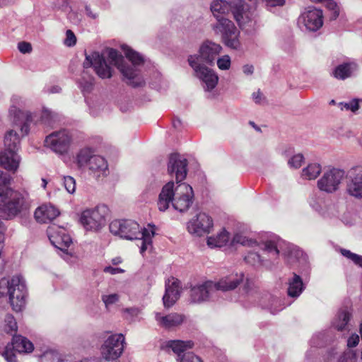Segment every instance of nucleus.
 Listing matches in <instances>:
<instances>
[{
	"label": "nucleus",
	"mask_w": 362,
	"mask_h": 362,
	"mask_svg": "<svg viewBox=\"0 0 362 362\" xmlns=\"http://www.w3.org/2000/svg\"><path fill=\"white\" fill-rule=\"evenodd\" d=\"M122 48L126 57L131 62L132 64L125 62L117 50L107 48L102 54L98 52H94L91 54L86 53V59L83 62L84 68L93 66L100 78L103 79L111 78L112 69L105 60V57L106 56L109 63L117 66L119 70L127 83L134 88L143 86L144 81L140 75L139 66L143 64L144 57L127 45H123Z\"/></svg>",
	"instance_id": "1"
},
{
	"label": "nucleus",
	"mask_w": 362,
	"mask_h": 362,
	"mask_svg": "<svg viewBox=\"0 0 362 362\" xmlns=\"http://www.w3.org/2000/svg\"><path fill=\"white\" fill-rule=\"evenodd\" d=\"M187 160L178 153H172L169 156L168 172L175 174L177 185L173 181L166 183L162 188L157 202L160 211H165L171 204L173 209L180 213L187 211L194 200L192 187L183 181L187 173Z\"/></svg>",
	"instance_id": "2"
},
{
	"label": "nucleus",
	"mask_w": 362,
	"mask_h": 362,
	"mask_svg": "<svg viewBox=\"0 0 362 362\" xmlns=\"http://www.w3.org/2000/svg\"><path fill=\"white\" fill-rule=\"evenodd\" d=\"M110 231L127 240H139L141 242L140 252L144 254L151 246L152 238L155 235L154 226L150 224L147 228H141L132 220H114L109 226Z\"/></svg>",
	"instance_id": "3"
},
{
	"label": "nucleus",
	"mask_w": 362,
	"mask_h": 362,
	"mask_svg": "<svg viewBox=\"0 0 362 362\" xmlns=\"http://www.w3.org/2000/svg\"><path fill=\"white\" fill-rule=\"evenodd\" d=\"M245 1L234 0L230 2L228 0H213L210 8L216 18H220L223 17L222 15L231 12L239 26L242 27L251 22L254 18V11Z\"/></svg>",
	"instance_id": "4"
},
{
	"label": "nucleus",
	"mask_w": 362,
	"mask_h": 362,
	"mask_svg": "<svg viewBox=\"0 0 362 362\" xmlns=\"http://www.w3.org/2000/svg\"><path fill=\"white\" fill-rule=\"evenodd\" d=\"M11 177L0 171V201L1 216L5 219L15 217L21 210L24 203L23 196L10 187Z\"/></svg>",
	"instance_id": "5"
},
{
	"label": "nucleus",
	"mask_w": 362,
	"mask_h": 362,
	"mask_svg": "<svg viewBox=\"0 0 362 362\" xmlns=\"http://www.w3.org/2000/svg\"><path fill=\"white\" fill-rule=\"evenodd\" d=\"M27 289L25 279L21 275L13 276L11 279L0 280V298L8 297L13 310L21 311L25 305Z\"/></svg>",
	"instance_id": "6"
},
{
	"label": "nucleus",
	"mask_w": 362,
	"mask_h": 362,
	"mask_svg": "<svg viewBox=\"0 0 362 362\" xmlns=\"http://www.w3.org/2000/svg\"><path fill=\"white\" fill-rule=\"evenodd\" d=\"M261 248L271 259H276L281 254L289 264H293L303 256V252L298 247L278 237L264 242Z\"/></svg>",
	"instance_id": "7"
},
{
	"label": "nucleus",
	"mask_w": 362,
	"mask_h": 362,
	"mask_svg": "<svg viewBox=\"0 0 362 362\" xmlns=\"http://www.w3.org/2000/svg\"><path fill=\"white\" fill-rule=\"evenodd\" d=\"M12 105L8 111V116L11 120L13 126L19 129L21 136L28 135L30 132V126L35 124L36 115L29 111L21 110L18 105L23 103L22 98L17 95H13L11 99Z\"/></svg>",
	"instance_id": "8"
},
{
	"label": "nucleus",
	"mask_w": 362,
	"mask_h": 362,
	"mask_svg": "<svg viewBox=\"0 0 362 362\" xmlns=\"http://www.w3.org/2000/svg\"><path fill=\"white\" fill-rule=\"evenodd\" d=\"M109 209L105 205H98L95 208L83 211L80 223L86 230L98 231L106 224Z\"/></svg>",
	"instance_id": "9"
},
{
	"label": "nucleus",
	"mask_w": 362,
	"mask_h": 362,
	"mask_svg": "<svg viewBox=\"0 0 362 362\" xmlns=\"http://www.w3.org/2000/svg\"><path fill=\"white\" fill-rule=\"evenodd\" d=\"M211 28L216 35L221 36L227 47L234 49L240 48L239 31L231 21L225 17L216 18V22L211 25Z\"/></svg>",
	"instance_id": "10"
},
{
	"label": "nucleus",
	"mask_w": 362,
	"mask_h": 362,
	"mask_svg": "<svg viewBox=\"0 0 362 362\" xmlns=\"http://www.w3.org/2000/svg\"><path fill=\"white\" fill-rule=\"evenodd\" d=\"M198 59L197 57L189 56L187 61L194 71V75L201 81L203 88L210 91L218 84V76L214 70L204 64L199 63Z\"/></svg>",
	"instance_id": "11"
},
{
	"label": "nucleus",
	"mask_w": 362,
	"mask_h": 362,
	"mask_svg": "<svg viewBox=\"0 0 362 362\" xmlns=\"http://www.w3.org/2000/svg\"><path fill=\"white\" fill-rule=\"evenodd\" d=\"M124 337L122 334L110 335L100 348L102 357L106 361L119 358L124 350Z\"/></svg>",
	"instance_id": "12"
},
{
	"label": "nucleus",
	"mask_w": 362,
	"mask_h": 362,
	"mask_svg": "<svg viewBox=\"0 0 362 362\" xmlns=\"http://www.w3.org/2000/svg\"><path fill=\"white\" fill-rule=\"evenodd\" d=\"M71 136L66 129L56 131L46 136L45 146L58 154H64L69 150Z\"/></svg>",
	"instance_id": "13"
},
{
	"label": "nucleus",
	"mask_w": 362,
	"mask_h": 362,
	"mask_svg": "<svg viewBox=\"0 0 362 362\" xmlns=\"http://www.w3.org/2000/svg\"><path fill=\"white\" fill-rule=\"evenodd\" d=\"M193 346L192 341L171 340L167 343V346L177 355V362H203L200 357L188 351Z\"/></svg>",
	"instance_id": "14"
},
{
	"label": "nucleus",
	"mask_w": 362,
	"mask_h": 362,
	"mask_svg": "<svg viewBox=\"0 0 362 362\" xmlns=\"http://www.w3.org/2000/svg\"><path fill=\"white\" fill-rule=\"evenodd\" d=\"M34 349L33 343L27 338L16 335L13 337L11 344H7L3 356L7 362H17L16 355L13 351L21 353H31Z\"/></svg>",
	"instance_id": "15"
},
{
	"label": "nucleus",
	"mask_w": 362,
	"mask_h": 362,
	"mask_svg": "<svg viewBox=\"0 0 362 362\" xmlns=\"http://www.w3.org/2000/svg\"><path fill=\"white\" fill-rule=\"evenodd\" d=\"M344 177V171L337 168H332L325 171L317 181L318 188L327 193L337 191Z\"/></svg>",
	"instance_id": "16"
},
{
	"label": "nucleus",
	"mask_w": 362,
	"mask_h": 362,
	"mask_svg": "<svg viewBox=\"0 0 362 362\" xmlns=\"http://www.w3.org/2000/svg\"><path fill=\"white\" fill-rule=\"evenodd\" d=\"M213 227V220L208 214L200 212L193 216L187 223V230L195 236L209 233Z\"/></svg>",
	"instance_id": "17"
},
{
	"label": "nucleus",
	"mask_w": 362,
	"mask_h": 362,
	"mask_svg": "<svg viewBox=\"0 0 362 362\" xmlns=\"http://www.w3.org/2000/svg\"><path fill=\"white\" fill-rule=\"evenodd\" d=\"M47 235L51 243L65 254H69L68 248L72 243L69 234L64 228L52 226L48 228Z\"/></svg>",
	"instance_id": "18"
},
{
	"label": "nucleus",
	"mask_w": 362,
	"mask_h": 362,
	"mask_svg": "<svg viewBox=\"0 0 362 362\" xmlns=\"http://www.w3.org/2000/svg\"><path fill=\"white\" fill-rule=\"evenodd\" d=\"M222 47L214 42L206 40L199 47L198 54L192 56L199 58V63L206 64L210 66L214 64L216 57L221 53Z\"/></svg>",
	"instance_id": "19"
},
{
	"label": "nucleus",
	"mask_w": 362,
	"mask_h": 362,
	"mask_svg": "<svg viewBox=\"0 0 362 362\" xmlns=\"http://www.w3.org/2000/svg\"><path fill=\"white\" fill-rule=\"evenodd\" d=\"M214 285L212 281L194 286L190 290L189 300L192 303H202L214 300Z\"/></svg>",
	"instance_id": "20"
},
{
	"label": "nucleus",
	"mask_w": 362,
	"mask_h": 362,
	"mask_svg": "<svg viewBox=\"0 0 362 362\" xmlns=\"http://www.w3.org/2000/svg\"><path fill=\"white\" fill-rule=\"evenodd\" d=\"M346 191L356 198H362V165L351 168L347 173Z\"/></svg>",
	"instance_id": "21"
},
{
	"label": "nucleus",
	"mask_w": 362,
	"mask_h": 362,
	"mask_svg": "<svg viewBox=\"0 0 362 362\" xmlns=\"http://www.w3.org/2000/svg\"><path fill=\"white\" fill-rule=\"evenodd\" d=\"M322 11L313 7L308 8L300 16L299 22L310 31H316L322 26Z\"/></svg>",
	"instance_id": "22"
},
{
	"label": "nucleus",
	"mask_w": 362,
	"mask_h": 362,
	"mask_svg": "<svg viewBox=\"0 0 362 362\" xmlns=\"http://www.w3.org/2000/svg\"><path fill=\"white\" fill-rule=\"evenodd\" d=\"M182 287L180 281L174 278H169L165 282V291L163 297V305L165 308H170L179 299Z\"/></svg>",
	"instance_id": "23"
},
{
	"label": "nucleus",
	"mask_w": 362,
	"mask_h": 362,
	"mask_svg": "<svg viewBox=\"0 0 362 362\" xmlns=\"http://www.w3.org/2000/svg\"><path fill=\"white\" fill-rule=\"evenodd\" d=\"M310 207L324 218H332L337 215L334 204L326 202L322 198L315 194L309 199Z\"/></svg>",
	"instance_id": "24"
},
{
	"label": "nucleus",
	"mask_w": 362,
	"mask_h": 362,
	"mask_svg": "<svg viewBox=\"0 0 362 362\" xmlns=\"http://www.w3.org/2000/svg\"><path fill=\"white\" fill-rule=\"evenodd\" d=\"M21 160L20 156L15 150L3 149L0 151V165L8 171L16 172Z\"/></svg>",
	"instance_id": "25"
},
{
	"label": "nucleus",
	"mask_w": 362,
	"mask_h": 362,
	"mask_svg": "<svg viewBox=\"0 0 362 362\" xmlns=\"http://www.w3.org/2000/svg\"><path fill=\"white\" fill-rule=\"evenodd\" d=\"M243 274H232L214 282V292L218 291H228L235 289L243 281Z\"/></svg>",
	"instance_id": "26"
},
{
	"label": "nucleus",
	"mask_w": 362,
	"mask_h": 362,
	"mask_svg": "<svg viewBox=\"0 0 362 362\" xmlns=\"http://www.w3.org/2000/svg\"><path fill=\"white\" fill-rule=\"evenodd\" d=\"M88 168L90 174L96 179L105 177L109 173L108 165L106 160L103 157L98 155H95V157L90 160Z\"/></svg>",
	"instance_id": "27"
},
{
	"label": "nucleus",
	"mask_w": 362,
	"mask_h": 362,
	"mask_svg": "<svg viewBox=\"0 0 362 362\" xmlns=\"http://www.w3.org/2000/svg\"><path fill=\"white\" fill-rule=\"evenodd\" d=\"M59 214V210L51 204H43L36 209L35 218L39 223H45L52 221Z\"/></svg>",
	"instance_id": "28"
},
{
	"label": "nucleus",
	"mask_w": 362,
	"mask_h": 362,
	"mask_svg": "<svg viewBox=\"0 0 362 362\" xmlns=\"http://www.w3.org/2000/svg\"><path fill=\"white\" fill-rule=\"evenodd\" d=\"M260 304L264 309L268 310L273 315L285 308L280 298L269 293L261 298Z\"/></svg>",
	"instance_id": "29"
},
{
	"label": "nucleus",
	"mask_w": 362,
	"mask_h": 362,
	"mask_svg": "<svg viewBox=\"0 0 362 362\" xmlns=\"http://www.w3.org/2000/svg\"><path fill=\"white\" fill-rule=\"evenodd\" d=\"M185 319V316L178 313H170L165 316H162L160 313L156 314V320L158 325L164 328L170 329L181 325Z\"/></svg>",
	"instance_id": "30"
},
{
	"label": "nucleus",
	"mask_w": 362,
	"mask_h": 362,
	"mask_svg": "<svg viewBox=\"0 0 362 362\" xmlns=\"http://www.w3.org/2000/svg\"><path fill=\"white\" fill-rule=\"evenodd\" d=\"M305 289L301 277L293 274V276L288 280L287 293L289 297L297 298Z\"/></svg>",
	"instance_id": "31"
},
{
	"label": "nucleus",
	"mask_w": 362,
	"mask_h": 362,
	"mask_svg": "<svg viewBox=\"0 0 362 362\" xmlns=\"http://www.w3.org/2000/svg\"><path fill=\"white\" fill-rule=\"evenodd\" d=\"M357 66L354 62L343 63L337 66L332 71L331 75L337 79L344 80L351 76Z\"/></svg>",
	"instance_id": "32"
},
{
	"label": "nucleus",
	"mask_w": 362,
	"mask_h": 362,
	"mask_svg": "<svg viewBox=\"0 0 362 362\" xmlns=\"http://www.w3.org/2000/svg\"><path fill=\"white\" fill-rule=\"evenodd\" d=\"M21 136L13 129L7 131L4 138V149L18 151Z\"/></svg>",
	"instance_id": "33"
},
{
	"label": "nucleus",
	"mask_w": 362,
	"mask_h": 362,
	"mask_svg": "<svg viewBox=\"0 0 362 362\" xmlns=\"http://www.w3.org/2000/svg\"><path fill=\"white\" fill-rule=\"evenodd\" d=\"M229 240V233L225 229H223L216 235L209 237L207 238V245L211 248L221 247L226 245Z\"/></svg>",
	"instance_id": "34"
},
{
	"label": "nucleus",
	"mask_w": 362,
	"mask_h": 362,
	"mask_svg": "<svg viewBox=\"0 0 362 362\" xmlns=\"http://www.w3.org/2000/svg\"><path fill=\"white\" fill-rule=\"evenodd\" d=\"M94 152L90 148H83L81 149L74 158V162L79 168L88 166L90 160L95 157Z\"/></svg>",
	"instance_id": "35"
},
{
	"label": "nucleus",
	"mask_w": 362,
	"mask_h": 362,
	"mask_svg": "<svg viewBox=\"0 0 362 362\" xmlns=\"http://www.w3.org/2000/svg\"><path fill=\"white\" fill-rule=\"evenodd\" d=\"M351 314L346 309H341L339 310L336 317H334L332 325L339 331L345 329L350 320Z\"/></svg>",
	"instance_id": "36"
},
{
	"label": "nucleus",
	"mask_w": 362,
	"mask_h": 362,
	"mask_svg": "<svg viewBox=\"0 0 362 362\" xmlns=\"http://www.w3.org/2000/svg\"><path fill=\"white\" fill-rule=\"evenodd\" d=\"M321 170L320 164L311 163L303 169L301 176L305 180H315L320 175Z\"/></svg>",
	"instance_id": "37"
},
{
	"label": "nucleus",
	"mask_w": 362,
	"mask_h": 362,
	"mask_svg": "<svg viewBox=\"0 0 362 362\" xmlns=\"http://www.w3.org/2000/svg\"><path fill=\"white\" fill-rule=\"evenodd\" d=\"M263 243H262L260 245H259L255 240H254L252 239H250L240 233H235L233 235V238L231 240V244L233 245H235V244H240L242 245L249 246V247H254L255 246H259L262 250V249L261 248V247Z\"/></svg>",
	"instance_id": "38"
},
{
	"label": "nucleus",
	"mask_w": 362,
	"mask_h": 362,
	"mask_svg": "<svg viewBox=\"0 0 362 362\" xmlns=\"http://www.w3.org/2000/svg\"><path fill=\"white\" fill-rule=\"evenodd\" d=\"M245 261L254 267L266 265L267 260L261 257L257 252H250L245 257Z\"/></svg>",
	"instance_id": "39"
},
{
	"label": "nucleus",
	"mask_w": 362,
	"mask_h": 362,
	"mask_svg": "<svg viewBox=\"0 0 362 362\" xmlns=\"http://www.w3.org/2000/svg\"><path fill=\"white\" fill-rule=\"evenodd\" d=\"M58 115L51 110L45 108L41 115V122L47 126H53L58 119Z\"/></svg>",
	"instance_id": "40"
},
{
	"label": "nucleus",
	"mask_w": 362,
	"mask_h": 362,
	"mask_svg": "<svg viewBox=\"0 0 362 362\" xmlns=\"http://www.w3.org/2000/svg\"><path fill=\"white\" fill-rule=\"evenodd\" d=\"M3 329L7 334H13L17 332L18 326L16 319L11 315H6L4 319Z\"/></svg>",
	"instance_id": "41"
},
{
	"label": "nucleus",
	"mask_w": 362,
	"mask_h": 362,
	"mask_svg": "<svg viewBox=\"0 0 362 362\" xmlns=\"http://www.w3.org/2000/svg\"><path fill=\"white\" fill-rule=\"evenodd\" d=\"M40 361L41 362H64L61 354L54 350H49L43 353Z\"/></svg>",
	"instance_id": "42"
},
{
	"label": "nucleus",
	"mask_w": 362,
	"mask_h": 362,
	"mask_svg": "<svg viewBox=\"0 0 362 362\" xmlns=\"http://www.w3.org/2000/svg\"><path fill=\"white\" fill-rule=\"evenodd\" d=\"M86 73H83V76H82L81 79L79 81V86L81 89V91L83 93H90L93 87L94 84V79L93 77L88 76L86 77Z\"/></svg>",
	"instance_id": "43"
},
{
	"label": "nucleus",
	"mask_w": 362,
	"mask_h": 362,
	"mask_svg": "<svg viewBox=\"0 0 362 362\" xmlns=\"http://www.w3.org/2000/svg\"><path fill=\"white\" fill-rule=\"evenodd\" d=\"M357 356L354 351L347 349L344 351L338 358L337 362H356Z\"/></svg>",
	"instance_id": "44"
},
{
	"label": "nucleus",
	"mask_w": 362,
	"mask_h": 362,
	"mask_svg": "<svg viewBox=\"0 0 362 362\" xmlns=\"http://www.w3.org/2000/svg\"><path fill=\"white\" fill-rule=\"evenodd\" d=\"M339 107L341 110H351L353 112L357 111L359 108L358 100L353 99L349 102H341L339 103Z\"/></svg>",
	"instance_id": "45"
},
{
	"label": "nucleus",
	"mask_w": 362,
	"mask_h": 362,
	"mask_svg": "<svg viewBox=\"0 0 362 362\" xmlns=\"http://www.w3.org/2000/svg\"><path fill=\"white\" fill-rule=\"evenodd\" d=\"M217 66L220 70L226 71L230 68L231 59L229 55L226 54L217 59Z\"/></svg>",
	"instance_id": "46"
},
{
	"label": "nucleus",
	"mask_w": 362,
	"mask_h": 362,
	"mask_svg": "<svg viewBox=\"0 0 362 362\" xmlns=\"http://www.w3.org/2000/svg\"><path fill=\"white\" fill-rule=\"evenodd\" d=\"M326 7L332 12L330 19L335 20L339 14V10L336 2L332 0H324Z\"/></svg>",
	"instance_id": "47"
},
{
	"label": "nucleus",
	"mask_w": 362,
	"mask_h": 362,
	"mask_svg": "<svg viewBox=\"0 0 362 362\" xmlns=\"http://www.w3.org/2000/svg\"><path fill=\"white\" fill-rule=\"evenodd\" d=\"M63 185L66 190L69 194H74L76 191V181L71 176H64L63 177Z\"/></svg>",
	"instance_id": "48"
},
{
	"label": "nucleus",
	"mask_w": 362,
	"mask_h": 362,
	"mask_svg": "<svg viewBox=\"0 0 362 362\" xmlns=\"http://www.w3.org/2000/svg\"><path fill=\"white\" fill-rule=\"evenodd\" d=\"M341 254L347 258L351 259L356 264L362 267V256L352 253L347 250H341Z\"/></svg>",
	"instance_id": "49"
},
{
	"label": "nucleus",
	"mask_w": 362,
	"mask_h": 362,
	"mask_svg": "<svg viewBox=\"0 0 362 362\" xmlns=\"http://www.w3.org/2000/svg\"><path fill=\"white\" fill-rule=\"evenodd\" d=\"M304 157L301 153H298L292 156L288 161L290 168H298L303 162Z\"/></svg>",
	"instance_id": "50"
},
{
	"label": "nucleus",
	"mask_w": 362,
	"mask_h": 362,
	"mask_svg": "<svg viewBox=\"0 0 362 362\" xmlns=\"http://www.w3.org/2000/svg\"><path fill=\"white\" fill-rule=\"evenodd\" d=\"M102 300L105 303L106 307H108L114 303H117L119 300V296L116 293L109 294V295H103Z\"/></svg>",
	"instance_id": "51"
},
{
	"label": "nucleus",
	"mask_w": 362,
	"mask_h": 362,
	"mask_svg": "<svg viewBox=\"0 0 362 362\" xmlns=\"http://www.w3.org/2000/svg\"><path fill=\"white\" fill-rule=\"evenodd\" d=\"M140 309L136 307L127 308L123 310V313L126 315V317L130 320L137 317L140 313Z\"/></svg>",
	"instance_id": "52"
},
{
	"label": "nucleus",
	"mask_w": 362,
	"mask_h": 362,
	"mask_svg": "<svg viewBox=\"0 0 362 362\" xmlns=\"http://www.w3.org/2000/svg\"><path fill=\"white\" fill-rule=\"evenodd\" d=\"M76 37L74 33L71 30H67L66 32V38L64 40V44L67 47H72L76 45Z\"/></svg>",
	"instance_id": "53"
},
{
	"label": "nucleus",
	"mask_w": 362,
	"mask_h": 362,
	"mask_svg": "<svg viewBox=\"0 0 362 362\" xmlns=\"http://www.w3.org/2000/svg\"><path fill=\"white\" fill-rule=\"evenodd\" d=\"M324 337H325L324 334H322V333L314 335L310 340L311 346H322L324 344V342H323Z\"/></svg>",
	"instance_id": "54"
},
{
	"label": "nucleus",
	"mask_w": 362,
	"mask_h": 362,
	"mask_svg": "<svg viewBox=\"0 0 362 362\" xmlns=\"http://www.w3.org/2000/svg\"><path fill=\"white\" fill-rule=\"evenodd\" d=\"M19 51L23 54L30 53L32 51V46L30 43L26 42H21L18 44Z\"/></svg>",
	"instance_id": "55"
},
{
	"label": "nucleus",
	"mask_w": 362,
	"mask_h": 362,
	"mask_svg": "<svg viewBox=\"0 0 362 362\" xmlns=\"http://www.w3.org/2000/svg\"><path fill=\"white\" fill-rule=\"evenodd\" d=\"M252 97L254 102L256 104H262L265 100V98H264L263 93L259 90H258L256 92H254L252 95Z\"/></svg>",
	"instance_id": "56"
},
{
	"label": "nucleus",
	"mask_w": 362,
	"mask_h": 362,
	"mask_svg": "<svg viewBox=\"0 0 362 362\" xmlns=\"http://www.w3.org/2000/svg\"><path fill=\"white\" fill-rule=\"evenodd\" d=\"M359 342V336L358 334H352L347 340V346L349 348L355 347Z\"/></svg>",
	"instance_id": "57"
},
{
	"label": "nucleus",
	"mask_w": 362,
	"mask_h": 362,
	"mask_svg": "<svg viewBox=\"0 0 362 362\" xmlns=\"http://www.w3.org/2000/svg\"><path fill=\"white\" fill-rule=\"evenodd\" d=\"M104 272L105 273H109L111 274H116L124 272V270L120 268L112 267L111 266H109V267H105L104 268Z\"/></svg>",
	"instance_id": "58"
},
{
	"label": "nucleus",
	"mask_w": 362,
	"mask_h": 362,
	"mask_svg": "<svg viewBox=\"0 0 362 362\" xmlns=\"http://www.w3.org/2000/svg\"><path fill=\"white\" fill-rule=\"evenodd\" d=\"M267 6H281L285 4V0H264Z\"/></svg>",
	"instance_id": "59"
},
{
	"label": "nucleus",
	"mask_w": 362,
	"mask_h": 362,
	"mask_svg": "<svg viewBox=\"0 0 362 362\" xmlns=\"http://www.w3.org/2000/svg\"><path fill=\"white\" fill-rule=\"evenodd\" d=\"M243 72L247 76L252 75L255 71L254 66L252 64H245L243 66Z\"/></svg>",
	"instance_id": "60"
},
{
	"label": "nucleus",
	"mask_w": 362,
	"mask_h": 362,
	"mask_svg": "<svg viewBox=\"0 0 362 362\" xmlns=\"http://www.w3.org/2000/svg\"><path fill=\"white\" fill-rule=\"evenodd\" d=\"M85 10H86V14L88 17H90V18H91L93 19H95L98 17V14L93 13L89 6L86 5L85 6Z\"/></svg>",
	"instance_id": "61"
},
{
	"label": "nucleus",
	"mask_w": 362,
	"mask_h": 362,
	"mask_svg": "<svg viewBox=\"0 0 362 362\" xmlns=\"http://www.w3.org/2000/svg\"><path fill=\"white\" fill-rule=\"evenodd\" d=\"M335 354H336V352L334 351V350H331V351H328L327 354L325 358V361L326 362L332 361L334 358Z\"/></svg>",
	"instance_id": "62"
},
{
	"label": "nucleus",
	"mask_w": 362,
	"mask_h": 362,
	"mask_svg": "<svg viewBox=\"0 0 362 362\" xmlns=\"http://www.w3.org/2000/svg\"><path fill=\"white\" fill-rule=\"evenodd\" d=\"M173 125L175 129H179L181 126V121L180 119H175L173 122Z\"/></svg>",
	"instance_id": "63"
},
{
	"label": "nucleus",
	"mask_w": 362,
	"mask_h": 362,
	"mask_svg": "<svg viewBox=\"0 0 362 362\" xmlns=\"http://www.w3.org/2000/svg\"><path fill=\"white\" fill-rule=\"evenodd\" d=\"M5 227L3 222L0 220V238H4Z\"/></svg>",
	"instance_id": "64"
}]
</instances>
